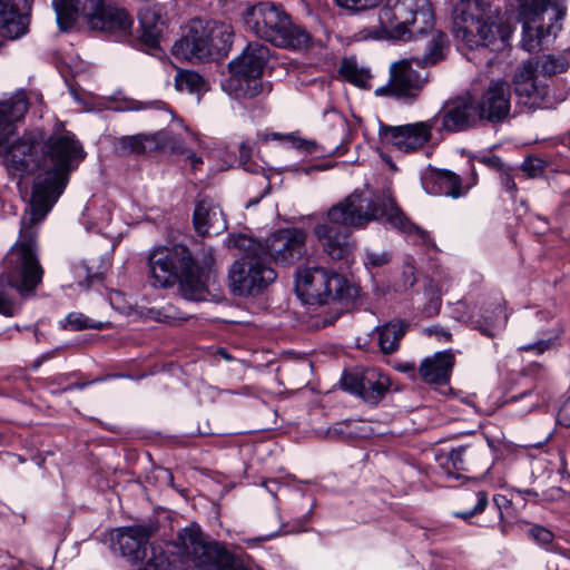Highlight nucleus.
I'll use <instances>...</instances> for the list:
<instances>
[{"label":"nucleus","mask_w":570,"mask_h":570,"mask_svg":"<svg viewBox=\"0 0 570 570\" xmlns=\"http://www.w3.org/2000/svg\"><path fill=\"white\" fill-rule=\"evenodd\" d=\"M463 307H465V304H463V303L459 302V303L456 304V307H455V309H454V313H459V312L461 311V308H463Z\"/></svg>","instance_id":"e2e57ef3"},{"label":"nucleus","mask_w":570,"mask_h":570,"mask_svg":"<svg viewBox=\"0 0 570 570\" xmlns=\"http://www.w3.org/2000/svg\"><path fill=\"white\" fill-rule=\"evenodd\" d=\"M557 422L564 428H570V396L566 397L560 404Z\"/></svg>","instance_id":"a18cd8bd"},{"label":"nucleus","mask_w":570,"mask_h":570,"mask_svg":"<svg viewBox=\"0 0 570 570\" xmlns=\"http://www.w3.org/2000/svg\"><path fill=\"white\" fill-rule=\"evenodd\" d=\"M52 6L61 30L71 28L79 14L90 28L111 33L127 35L134 23L126 10L106 6L104 0H85L81 8L80 0H52Z\"/></svg>","instance_id":"6e6552de"},{"label":"nucleus","mask_w":570,"mask_h":570,"mask_svg":"<svg viewBox=\"0 0 570 570\" xmlns=\"http://www.w3.org/2000/svg\"><path fill=\"white\" fill-rule=\"evenodd\" d=\"M63 328H70L72 331H82L87 328L102 330L105 327L102 322H96L82 313L72 312L69 313L65 318Z\"/></svg>","instance_id":"c9c22d12"},{"label":"nucleus","mask_w":570,"mask_h":570,"mask_svg":"<svg viewBox=\"0 0 570 570\" xmlns=\"http://www.w3.org/2000/svg\"><path fill=\"white\" fill-rule=\"evenodd\" d=\"M455 317L461 322L468 323L472 328L490 338L497 335L498 327L504 326L507 323V315L503 313V308L500 304L497 305L491 315L483 316L482 320H475L471 316L464 317L463 315H458Z\"/></svg>","instance_id":"c756f323"},{"label":"nucleus","mask_w":570,"mask_h":570,"mask_svg":"<svg viewBox=\"0 0 570 570\" xmlns=\"http://www.w3.org/2000/svg\"><path fill=\"white\" fill-rule=\"evenodd\" d=\"M138 17L141 27V41L150 48H156L165 30L163 8L160 6L146 7L140 10Z\"/></svg>","instance_id":"393cba45"},{"label":"nucleus","mask_w":570,"mask_h":570,"mask_svg":"<svg viewBox=\"0 0 570 570\" xmlns=\"http://www.w3.org/2000/svg\"><path fill=\"white\" fill-rule=\"evenodd\" d=\"M341 383L344 390L370 404L380 403L392 384L390 376L375 367L345 373Z\"/></svg>","instance_id":"2eb2a0df"},{"label":"nucleus","mask_w":570,"mask_h":570,"mask_svg":"<svg viewBox=\"0 0 570 570\" xmlns=\"http://www.w3.org/2000/svg\"><path fill=\"white\" fill-rule=\"evenodd\" d=\"M390 262V255L385 252H366L364 264L371 267H381Z\"/></svg>","instance_id":"37998d69"},{"label":"nucleus","mask_w":570,"mask_h":570,"mask_svg":"<svg viewBox=\"0 0 570 570\" xmlns=\"http://www.w3.org/2000/svg\"><path fill=\"white\" fill-rule=\"evenodd\" d=\"M148 282L154 288H170L178 285L185 299L205 298V272L196 268V261L188 247H156L148 256Z\"/></svg>","instance_id":"7ed1b4c3"},{"label":"nucleus","mask_w":570,"mask_h":570,"mask_svg":"<svg viewBox=\"0 0 570 570\" xmlns=\"http://www.w3.org/2000/svg\"><path fill=\"white\" fill-rule=\"evenodd\" d=\"M229 249H237L240 258L228 271L229 287L240 296L256 295L276 279V272L265 258L263 243L244 234L228 238Z\"/></svg>","instance_id":"20e7f679"},{"label":"nucleus","mask_w":570,"mask_h":570,"mask_svg":"<svg viewBox=\"0 0 570 570\" xmlns=\"http://www.w3.org/2000/svg\"><path fill=\"white\" fill-rule=\"evenodd\" d=\"M407 328L409 325L403 321L387 322L382 326L375 327L381 352L386 355L395 353Z\"/></svg>","instance_id":"cd10ccee"},{"label":"nucleus","mask_w":570,"mask_h":570,"mask_svg":"<svg viewBox=\"0 0 570 570\" xmlns=\"http://www.w3.org/2000/svg\"><path fill=\"white\" fill-rule=\"evenodd\" d=\"M248 157V149L245 147V146H242V150H240V157Z\"/></svg>","instance_id":"680f3d73"},{"label":"nucleus","mask_w":570,"mask_h":570,"mask_svg":"<svg viewBox=\"0 0 570 570\" xmlns=\"http://www.w3.org/2000/svg\"><path fill=\"white\" fill-rule=\"evenodd\" d=\"M116 146L122 154L142 155L158 149V141L155 135L137 134L120 137Z\"/></svg>","instance_id":"7c9ffc66"},{"label":"nucleus","mask_w":570,"mask_h":570,"mask_svg":"<svg viewBox=\"0 0 570 570\" xmlns=\"http://www.w3.org/2000/svg\"><path fill=\"white\" fill-rule=\"evenodd\" d=\"M97 381L98 380H95V381H91V382H83V383H71V384H68L67 386L62 387L59 392H67V391H72V390H82L86 386H88L89 384H91L92 382H97Z\"/></svg>","instance_id":"603ef678"},{"label":"nucleus","mask_w":570,"mask_h":570,"mask_svg":"<svg viewBox=\"0 0 570 570\" xmlns=\"http://www.w3.org/2000/svg\"><path fill=\"white\" fill-rule=\"evenodd\" d=\"M214 265H215L214 250L212 248H204L203 253H202L200 265L198 263H196V268L205 272V276H204L205 284L207 283V281L209 278V274L212 273ZM207 291L205 289V293Z\"/></svg>","instance_id":"a19ab883"},{"label":"nucleus","mask_w":570,"mask_h":570,"mask_svg":"<svg viewBox=\"0 0 570 570\" xmlns=\"http://www.w3.org/2000/svg\"><path fill=\"white\" fill-rule=\"evenodd\" d=\"M326 217L331 223L352 228H364L372 222L384 219L405 234H416L422 244L435 246L429 233L411 223L387 195H373L356 189L328 208Z\"/></svg>","instance_id":"f03ea898"},{"label":"nucleus","mask_w":570,"mask_h":570,"mask_svg":"<svg viewBox=\"0 0 570 570\" xmlns=\"http://www.w3.org/2000/svg\"><path fill=\"white\" fill-rule=\"evenodd\" d=\"M522 400H529L525 406L521 410L523 413L531 412L538 407L541 402V399L538 396V394L533 393L532 391H525L522 394L513 395L510 397L509 402H519Z\"/></svg>","instance_id":"79ce46f5"},{"label":"nucleus","mask_w":570,"mask_h":570,"mask_svg":"<svg viewBox=\"0 0 570 570\" xmlns=\"http://www.w3.org/2000/svg\"><path fill=\"white\" fill-rule=\"evenodd\" d=\"M332 120H333V125L337 131L338 139L341 141H344L345 137L348 134V124H347L346 119L342 115H340L337 112H333Z\"/></svg>","instance_id":"49530a36"},{"label":"nucleus","mask_w":570,"mask_h":570,"mask_svg":"<svg viewBox=\"0 0 570 570\" xmlns=\"http://www.w3.org/2000/svg\"><path fill=\"white\" fill-rule=\"evenodd\" d=\"M68 379H69V374H59V375L47 379V382L50 385H53V384L60 385V384H63L65 382H67Z\"/></svg>","instance_id":"864d4df0"},{"label":"nucleus","mask_w":570,"mask_h":570,"mask_svg":"<svg viewBox=\"0 0 570 570\" xmlns=\"http://www.w3.org/2000/svg\"><path fill=\"white\" fill-rule=\"evenodd\" d=\"M206 28V20H191L187 26L186 32L173 47L175 56L191 62L209 60V40Z\"/></svg>","instance_id":"aec40b11"},{"label":"nucleus","mask_w":570,"mask_h":570,"mask_svg":"<svg viewBox=\"0 0 570 570\" xmlns=\"http://www.w3.org/2000/svg\"><path fill=\"white\" fill-rule=\"evenodd\" d=\"M29 109L24 90H18L0 101V156L8 174L22 177L37 173L32 194L21 218L19 238L2 261L0 274V314L14 316L20 305L6 293L14 288L21 297L33 295L45 271L38 256L37 229L63 193L71 171L86 158V151L75 134L57 131L43 139L40 132L17 136V124Z\"/></svg>","instance_id":"f257e3e1"},{"label":"nucleus","mask_w":570,"mask_h":570,"mask_svg":"<svg viewBox=\"0 0 570 570\" xmlns=\"http://www.w3.org/2000/svg\"><path fill=\"white\" fill-rule=\"evenodd\" d=\"M305 230L296 227L282 228L273 233L263 244L265 258H273L281 265H292L298 262L306 252Z\"/></svg>","instance_id":"f3484780"},{"label":"nucleus","mask_w":570,"mask_h":570,"mask_svg":"<svg viewBox=\"0 0 570 570\" xmlns=\"http://www.w3.org/2000/svg\"><path fill=\"white\" fill-rule=\"evenodd\" d=\"M271 56L267 46L249 42L242 53L228 63L232 78L245 97L254 98L263 91L261 77Z\"/></svg>","instance_id":"ddd939ff"},{"label":"nucleus","mask_w":570,"mask_h":570,"mask_svg":"<svg viewBox=\"0 0 570 570\" xmlns=\"http://www.w3.org/2000/svg\"><path fill=\"white\" fill-rule=\"evenodd\" d=\"M424 186L428 193L459 198L465 194L460 176L450 170H439L425 179Z\"/></svg>","instance_id":"a878e982"},{"label":"nucleus","mask_w":570,"mask_h":570,"mask_svg":"<svg viewBox=\"0 0 570 570\" xmlns=\"http://www.w3.org/2000/svg\"><path fill=\"white\" fill-rule=\"evenodd\" d=\"M552 340H540L535 343L523 345L520 347L521 351L534 352L535 354H542L549 350L552 345Z\"/></svg>","instance_id":"de8ad7c7"},{"label":"nucleus","mask_w":570,"mask_h":570,"mask_svg":"<svg viewBox=\"0 0 570 570\" xmlns=\"http://www.w3.org/2000/svg\"><path fill=\"white\" fill-rule=\"evenodd\" d=\"M52 356H53V353H47V354L41 355L40 357H38V358L32 363V365H31V366H32V368H33V370H37L38 367H40V365H41L45 361H47V360L51 358Z\"/></svg>","instance_id":"6e6d98bb"},{"label":"nucleus","mask_w":570,"mask_h":570,"mask_svg":"<svg viewBox=\"0 0 570 570\" xmlns=\"http://www.w3.org/2000/svg\"><path fill=\"white\" fill-rule=\"evenodd\" d=\"M499 179L502 188L509 193L511 197H514L518 191V187L510 169H502L501 173H499Z\"/></svg>","instance_id":"c03bdc74"},{"label":"nucleus","mask_w":570,"mask_h":570,"mask_svg":"<svg viewBox=\"0 0 570 570\" xmlns=\"http://www.w3.org/2000/svg\"><path fill=\"white\" fill-rule=\"evenodd\" d=\"M314 508H315V503L314 501L311 502L309 507H308V510L306 511V513L303 515V521L304 522H308L313 515V511H314Z\"/></svg>","instance_id":"bf43d9fd"},{"label":"nucleus","mask_w":570,"mask_h":570,"mask_svg":"<svg viewBox=\"0 0 570 570\" xmlns=\"http://www.w3.org/2000/svg\"><path fill=\"white\" fill-rule=\"evenodd\" d=\"M521 492L523 494H525V495L538 497V493L534 490H532V489H525V490H523Z\"/></svg>","instance_id":"052dcab7"},{"label":"nucleus","mask_w":570,"mask_h":570,"mask_svg":"<svg viewBox=\"0 0 570 570\" xmlns=\"http://www.w3.org/2000/svg\"><path fill=\"white\" fill-rule=\"evenodd\" d=\"M110 267L109 257L101 258L100 264L95 268L92 264L80 261L72 264L71 271L73 278L79 286L90 288L96 283H100Z\"/></svg>","instance_id":"c85d7f7f"},{"label":"nucleus","mask_w":570,"mask_h":570,"mask_svg":"<svg viewBox=\"0 0 570 570\" xmlns=\"http://www.w3.org/2000/svg\"><path fill=\"white\" fill-rule=\"evenodd\" d=\"M546 163L537 157H528L521 165V169L529 178H538L544 173Z\"/></svg>","instance_id":"58836bf2"},{"label":"nucleus","mask_w":570,"mask_h":570,"mask_svg":"<svg viewBox=\"0 0 570 570\" xmlns=\"http://www.w3.org/2000/svg\"><path fill=\"white\" fill-rule=\"evenodd\" d=\"M441 307V298L439 296H433L430 302L424 306L423 313L426 316H434L439 314Z\"/></svg>","instance_id":"09e8293b"},{"label":"nucleus","mask_w":570,"mask_h":570,"mask_svg":"<svg viewBox=\"0 0 570 570\" xmlns=\"http://www.w3.org/2000/svg\"><path fill=\"white\" fill-rule=\"evenodd\" d=\"M446 48V35L436 31L428 43L426 52L421 58L412 57L392 63L387 86L379 88L376 92L389 91L397 98L416 97L428 81L425 68L443 60Z\"/></svg>","instance_id":"0eeeda50"},{"label":"nucleus","mask_w":570,"mask_h":570,"mask_svg":"<svg viewBox=\"0 0 570 570\" xmlns=\"http://www.w3.org/2000/svg\"><path fill=\"white\" fill-rule=\"evenodd\" d=\"M333 322H334V320H330V321L324 320V321H323V326L330 325V324H332Z\"/></svg>","instance_id":"69168bd1"},{"label":"nucleus","mask_w":570,"mask_h":570,"mask_svg":"<svg viewBox=\"0 0 570 570\" xmlns=\"http://www.w3.org/2000/svg\"><path fill=\"white\" fill-rule=\"evenodd\" d=\"M535 66V71L547 81L548 77L567 70L569 63L566 58L553 55L543 56L537 59H531Z\"/></svg>","instance_id":"f704fd0d"},{"label":"nucleus","mask_w":570,"mask_h":570,"mask_svg":"<svg viewBox=\"0 0 570 570\" xmlns=\"http://www.w3.org/2000/svg\"><path fill=\"white\" fill-rule=\"evenodd\" d=\"M193 223L200 236L218 235L227 228L220 207L208 197L200 198L195 206Z\"/></svg>","instance_id":"5701e85b"},{"label":"nucleus","mask_w":570,"mask_h":570,"mask_svg":"<svg viewBox=\"0 0 570 570\" xmlns=\"http://www.w3.org/2000/svg\"><path fill=\"white\" fill-rule=\"evenodd\" d=\"M431 121L434 128L448 132H460L474 127L479 117L473 98L466 94L448 100Z\"/></svg>","instance_id":"a211bd4d"},{"label":"nucleus","mask_w":570,"mask_h":570,"mask_svg":"<svg viewBox=\"0 0 570 570\" xmlns=\"http://www.w3.org/2000/svg\"><path fill=\"white\" fill-rule=\"evenodd\" d=\"M429 333H434L438 336L443 337L445 341H449L451 338V334L444 328H439V327L430 328Z\"/></svg>","instance_id":"5fc2aeb1"},{"label":"nucleus","mask_w":570,"mask_h":570,"mask_svg":"<svg viewBox=\"0 0 570 570\" xmlns=\"http://www.w3.org/2000/svg\"><path fill=\"white\" fill-rule=\"evenodd\" d=\"M296 288L301 295L307 297V301L318 304L350 299L355 294L354 287L343 276L330 273L322 267L299 271Z\"/></svg>","instance_id":"f8f14e48"},{"label":"nucleus","mask_w":570,"mask_h":570,"mask_svg":"<svg viewBox=\"0 0 570 570\" xmlns=\"http://www.w3.org/2000/svg\"><path fill=\"white\" fill-rule=\"evenodd\" d=\"M475 499V504L471 510L462 511V512H455L454 515L456 518L469 520L470 518L478 515L482 513L487 505H488V494L484 491H478L474 494H472Z\"/></svg>","instance_id":"4c0bfd02"},{"label":"nucleus","mask_w":570,"mask_h":570,"mask_svg":"<svg viewBox=\"0 0 570 570\" xmlns=\"http://www.w3.org/2000/svg\"><path fill=\"white\" fill-rule=\"evenodd\" d=\"M176 544L199 570H248L223 546L207 542L196 524L179 530Z\"/></svg>","instance_id":"9b49d317"},{"label":"nucleus","mask_w":570,"mask_h":570,"mask_svg":"<svg viewBox=\"0 0 570 570\" xmlns=\"http://www.w3.org/2000/svg\"><path fill=\"white\" fill-rule=\"evenodd\" d=\"M341 75L351 83L367 87L371 78L368 69L358 66L355 58H344L340 67Z\"/></svg>","instance_id":"72a5a7b5"},{"label":"nucleus","mask_w":570,"mask_h":570,"mask_svg":"<svg viewBox=\"0 0 570 570\" xmlns=\"http://www.w3.org/2000/svg\"><path fill=\"white\" fill-rule=\"evenodd\" d=\"M150 106V102H141V101H136V100H132L130 101L127 107L125 108L126 110H131V111H138V110H142V109H146Z\"/></svg>","instance_id":"3c124183"},{"label":"nucleus","mask_w":570,"mask_h":570,"mask_svg":"<svg viewBox=\"0 0 570 570\" xmlns=\"http://www.w3.org/2000/svg\"><path fill=\"white\" fill-rule=\"evenodd\" d=\"M434 124L431 119L401 126L381 125L380 138L401 153H414L423 148L432 138Z\"/></svg>","instance_id":"dca6fc26"},{"label":"nucleus","mask_w":570,"mask_h":570,"mask_svg":"<svg viewBox=\"0 0 570 570\" xmlns=\"http://www.w3.org/2000/svg\"><path fill=\"white\" fill-rule=\"evenodd\" d=\"M453 365L454 355L451 351L436 352L421 363L419 373L425 383L443 385L449 382Z\"/></svg>","instance_id":"b1692460"},{"label":"nucleus","mask_w":570,"mask_h":570,"mask_svg":"<svg viewBox=\"0 0 570 570\" xmlns=\"http://www.w3.org/2000/svg\"><path fill=\"white\" fill-rule=\"evenodd\" d=\"M513 86L518 104L528 109L549 108L553 105L549 95V85L535 71L532 60L523 61L515 69Z\"/></svg>","instance_id":"4468645a"},{"label":"nucleus","mask_w":570,"mask_h":570,"mask_svg":"<svg viewBox=\"0 0 570 570\" xmlns=\"http://www.w3.org/2000/svg\"><path fill=\"white\" fill-rule=\"evenodd\" d=\"M493 501H494V503L497 504V507L499 508V515H500V518H502L501 504H502V503H507V502H508V500H507V499H505V497H503V495H495V497L493 498Z\"/></svg>","instance_id":"13d9d810"},{"label":"nucleus","mask_w":570,"mask_h":570,"mask_svg":"<svg viewBox=\"0 0 570 570\" xmlns=\"http://www.w3.org/2000/svg\"><path fill=\"white\" fill-rule=\"evenodd\" d=\"M335 151L340 155L344 153L338 145L335 147Z\"/></svg>","instance_id":"338daca9"},{"label":"nucleus","mask_w":570,"mask_h":570,"mask_svg":"<svg viewBox=\"0 0 570 570\" xmlns=\"http://www.w3.org/2000/svg\"><path fill=\"white\" fill-rule=\"evenodd\" d=\"M511 87L507 81H491L480 99L474 102L479 120L492 124L503 121L510 112Z\"/></svg>","instance_id":"6ab92c4d"},{"label":"nucleus","mask_w":570,"mask_h":570,"mask_svg":"<svg viewBox=\"0 0 570 570\" xmlns=\"http://www.w3.org/2000/svg\"><path fill=\"white\" fill-rule=\"evenodd\" d=\"M29 11L28 0H0V36L14 39L24 35Z\"/></svg>","instance_id":"4be33fe9"},{"label":"nucleus","mask_w":570,"mask_h":570,"mask_svg":"<svg viewBox=\"0 0 570 570\" xmlns=\"http://www.w3.org/2000/svg\"><path fill=\"white\" fill-rule=\"evenodd\" d=\"M187 160L193 171H196L198 167L203 164L202 157H198L195 153H189L187 155Z\"/></svg>","instance_id":"8fccbe9b"},{"label":"nucleus","mask_w":570,"mask_h":570,"mask_svg":"<svg viewBox=\"0 0 570 570\" xmlns=\"http://www.w3.org/2000/svg\"><path fill=\"white\" fill-rule=\"evenodd\" d=\"M511 8L522 23V48L535 51L561 30L567 7L563 0H511Z\"/></svg>","instance_id":"423d86ee"},{"label":"nucleus","mask_w":570,"mask_h":570,"mask_svg":"<svg viewBox=\"0 0 570 570\" xmlns=\"http://www.w3.org/2000/svg\"><path fill=\"white\" fill-rule=\"evenodd\" d=\"M380 21L395 37L412 38L433 28L434 13L429 0H387Z\"/></svg>","instance_id":"9d476101"},{"label":"nucleus","mask_w":570,"mask_h":570,"mask_svg":"<svg viewBox=\"0 0 570 570\" xmlns=\"http://www.w3.org/2000/svg\"><path fill=\"white\" fill-rule=\"evenodd\" d=\"M246 29L272 45L286 49L307 48L309 33L295 24L282 4L262 1L243 12Z\"/></svg>","instance_id":"39448f33"},{"label":"nucleus","mask_w":570,"mask_h":570,"mask_svg":"<svg viewBox=\"0 0 570 570\" xmlns=\"http://www.w3.org/2000/svg\"><path fill=\"white\" fill-rule=\"evenodd\" d=\"M487 163L495 167L499 170V173H501L502 169H505L502 160L499 157H493L487 160Z\"/></svg>","instance_id":"4d7b16f0"},{"label":"nucleus","mask_w":570,"mask_h":570,"mask_svg":"<svg viewBox=\"0 0 570 570\" xmlns=\"http://www.w3.org/2000/svg\"><path fill=\"white\" fill-rule=\"evenodd\" d=\"M346 227L326 220L317 223L313 233L326 253L332 259L340 261L347 258L354 249V244L350 238Z\"/></svg>","instance_id":"412c9836"},{"label":"nucleus","mask_w":570,"mask_h":570,"mask_svg":"<svg viewBox=\"0 0 570 570\" xmlns=\"http://www.w3.org/2000/svg\"><path fill=\"white\" fill-rule=\"evenodd\" d=\"M383 0H335L336 4L351 12H362L376 8Z\"/></svg>","instance_id":"e433bc0d"},{"label":"nucleus","mask_w":570,"mask_h":570,"mask_svg":"<svg viewBox=\"0 0 570 570\" xmlns=\"http://www.w3.org/2000/svg\"><path fill=\"white\" fill-rule=\"evenodd\" d=\"M479 454V450L473 445H460L449 452L448 460L453 470L469 471L476 465Z\"/></svg>","instance_id":"2f4dec72"},{"label":"nucleus","mask_w":570,"mask_h":570,"mask_svg":"<svg viewBox=\"0 0 570 570\" xmlns=\"http://www.w3.org/2000/svg\"><path fill=\"white\" fill-rule=\"evenodd\" d=\"M207 36L209 40L210 59L228 52L233 43V29L229 24L213 20H206Z\"/></svg>","instance_id":"bb28decb"},{"label":"nucleus","mask_w":570,"mask_h":570,"mask_svg":"<svg viewBox=\"0 0 570 570\" xmlns=\"http://www.w3.org/2000/svg\"><path fill=\"white\" fill-rule=\"evenodd\" d=\"M450 475H453L455 479H459V475L458 474H453L451 472H449Z\"/></svg>","instance_id":"774afa93"},{"label":"nucleus","mask_w":570,"mask_h":570,"mask_svg":"<svg viewBox=\"0 0 570 570\" xmlns=\"http://www.w3.org/2000/svg\"><path fill=\"white\" fill-rule=\"evenodd\" d=\"M498 14L499 8L488 1L461 0L454 10V37L470 49L489 47L500 35Z\"/></svg>","instance_id":"1a4fd4ad"},{"label":"nucleus","mask_w":570,"mask_h":570,"mask_svg":"<svg viewBox=\"0 0 570 570\" xmlns=\"http://www.w3.org/2000/svg\"><path fill=\"white\" fill-rule=\"evenodd\" d=\"M175 88L178 91L202 95L208 90L207 81L198 72L179 69L175 76Z\"/></svg>","instance_id":"473e14b6"},{"label":"nucleus","mask_w":570,"mask_h":570,"mask_svg":"<svg viewBox=\"0 0 570 570\" xmlns=\"http://www.w3.org/2000/svg\"><path fill=\"white\" fill-rule=\"evenodd\" d=\"M275 535H276V533H272V534L265 535L264 538H262V540H269V539L274 538Z\"/></svg>","instance_id":"0e129e2a"},{"label":"nucleus","mask_w":570,"mask_h":570,"mask_svg":"<svg viewBox=\"0 0 570 570\" xmlns=\"http://www.w3.org/2000/svg\"><path fill=\"white\" fill-rule=\"evenodd\" d=\"M529 535L533 541L544 547L551 544L554 538L553 533L542 525H533L529 530Z\"/></svg>","instance_id":"ea45409f"}]
</instances>
